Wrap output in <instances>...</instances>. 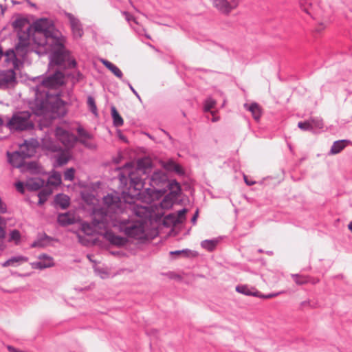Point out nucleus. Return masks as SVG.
Masks as SVG:
<instances>
[{
    "label": "nucleus",
    "instance_id": "f257e3e1",
    "mask_svg": "<svg viewBox=\"0 0 352 352\" xmlns=\"http://www.w3.org/2000/svg\"><path fill=\"white\" fill-rule=\"evenodd\" d=\"M65 50L68 52V55L62 64L50 66L49 63L47 70L32 80L35 83L33 88L35 98L34 102L30 103V108L37 116L50 114L52 118H60L67 113V103L61 98L63 91L59 90L65 85V75L63 70L75 69L78 63L66 46Z\"/></svg>",
    "mask_w": 352,
    "mask_h": 352
},
{
    "label": "nucleus",
    "instance_id": "f03ea898",
    "mask_svg": "<svg viewBox=\"0 0 352 352\" xmlns=\"http://www.w3.org/2000/svg\"><path fill=\"white\" fill-rule=\"evenodd\" d=\"M26 23H11L14 28H21ZM26 32L18 33L15 45L18 53L25 54L32 40L34 52L39 55L48 54L50 66L60 65L68 55L65 50L66 37L55 27V23H29Z\"/></svg>",
    "mask_w": 352,
    "mask_h": 352
},
{
    "label": "nucleus",
    "instance_id": "7ed1b4c3",
    "mask_svg": "<svg viewBox=\"0 0 352 352\" xmlns=\"http://www.w3.org/2000/svg\"><path fill=\"white\" fill-rule=\"evenodd\" d=\"M120 187L122 188L123 198L140 201L146 204H151L163 197L164 190L151 189L145 188L146 177L135 174L133 170L126 173L120 172L118 174Z\"/></svg>",
    "mask_w": 352,
    "mask_h": 352
},
{
    "label": "nucleus",
    "instance_id": "20e7f679",
    "mask_svg": "<svg viewBox=\"0 0 352 352\" xmlns=\"http://www.w3.org/2000/svg\"><path fill=\"white\" fill-rule=\"evenodd\" d=\"M54 136L56 140L64 146V148L72 150L74 148L77 142L80 143L87 148L91 149L96 148L94 144H91L85 140H78V137L72 131L60 126H57L55 128Z\"/></svg>",
    "mask_w": 352,
    "mask_h": 352
},
{
    "label": "nucleus",
    "instance_id": "39448f33",
    "mask_svg": "<svg viewBox=\"0 0 352 352\" xmlns=\"http://www.w3.org/2000/svg\"><path fill=\"white\" fill-rule=\"evenodd\" d=\"M167 194L164 193L163 199L160 203L162 209H170L175 204H182V199L180 198L182 194V188L180 184L176 179H172L170 183L167 184Z\"/></svg>",
    "mask_w": 352,
    "mask_h": 352
},
{
    "label": "nucleus",
    "instance_id": "423d86ee",
    "mask_svg": "<svg viewBox=\"0 0 352 352\" xmlns=\"http://www.w3.org/2000/svg\"><path fill=\"white\" fill-rule=\"evenodd\" d=\"M122 168L128 169V171L133 170L135 174L146 177L153 170V163L150 158L144 157L138 158L135 163L133 162H126Z\"/></svg>",
    "mask_w": 352,
    "mask_h": 352
},
{
    "label": "nucleus",
    "instance_id": "0eeeda50",
    "mask_svg": "<svg viewBox=\"0 0 352 352\" xmlns=\"http://www.w3.org/2000/svg\"><path fill=\"white\" fill-rule=\"evenodd\" d=\"M148 180L149 188L156 190H164L167 192V184L170 183L172 179H169L168 175L164 170L155 169L146 177Z\"/></svg>",
    "mask_w": 352,
    "mask_h": 352
},
{
    "label": "nucleus",
    "instance_id": "6e6552de",
    "mask_svg": "<svg viewBox=\"0 0 352 352\" xmlns=\"http://www.w3.org/2000/svg\"><path fill=\"white\" fill-rule=\"evenodd\" d=\"M212 6L221 14L229 16L233 11L236 10L240 4L241 0H209Z\"/></svg>",
    "mask_w": 352,
    "mask_h": 352
},
{
    "label": "nucleus",
    "instance_id": "1a4fd4ad",
    "mask_svg": "<svg viewBox=\"0 0 352 352\" xmlns=\"http://www.w3.org/2000/svg\"><path fill=\"white\" fill-rule=\"evenodd\" d=\"M103 204L107 208L109 214H120L124 210V204L121 198L112 193H109L103 197Z\"/></svg>",
    "mask_w": 352,
    "mask_h": 352
},
{
    "label": "nucleus",
    "instance_id": "9d476101",
    "mask_svg": "<svg viewBox=\"0 0 352 352\" xmlns=\"http://www.w3.org/2000/svg\"><path fill=\"white\" fill-rule=\"evenodd\" d=\"M8 126L11 129L23 131L34 129V125L28 116L16 114L8 121Z\"/></svg>",
    "mask_w": 352,
    "mask_h": 352
},
{
    "label": "nucleus",
    "instance_id": "9b49d317",
    "mask_svg": "<svg viewBox=\"0 0 352 352\" xmlns=\"http://www.w3.org/2000/svg\"><path fill=\"white\" fill-rule=\"evenodd\" d=\"M120 230L124 232L129 238L140 239L144 234V227L141 224L120 223Z\"/></svg>",
    "mask_w": 352,
    "mask_h": 352
},
{
    "label": "nucleus",
    "instance_id": "f8f14e48",
    "mask_svg": "<svg viewBox=\"0 0 352 352\" xmlns=\"http://www.w3.org/2000/svg\"><path fill=\"white\" fill-rule=\"evenodd\" d=\"M16 83V76L14 69H6L0 72V88L7 89Z\"/></svg>",
    "mask_w": 352,
    "mask_h": 352
},
{
    "label": "nucleus",
    "instance_id": "ddd939ff",
    "mask_svg": "<svg viewBox=\"0 0 352 352\" xmlns=\"http://www.w3.org/2000/svg\"><path fill=\"white\" fill-rule=\"evenodd\" d=\"M103 236L111 245L118 247H123L126 245L129 242V240L126 237L118 235L111 230H106L103 234Z\"/></svg>",
    "mask_w": 352,
    "mask_h": 352
},
{
    "label": "nucleus",
    "instance_id": "4468645a",
    "mask_svg": "<svg viewBox=\"0 0 352 352\" xmlns=\"http://www.w3.org/2000/svg\"><path fill=\"white\" fill-rule=\"evenodd\" d=\"M70 150L62 148L60 151H57L58 153L55 155V161L53 164L54 168L63 166L69 162L72 157Z\"/></svg>",
    "mask_w": 352,
    "mask_h": 352
},
{
    "label": "nucleus",
    "instance_id": "2eb2a0df",
    "mask_svg": "<svg viewBox=\"0 0 352 352\" xmlns=\"http://www.w3.org/2000/svg\"><path fill=\"white\" fill-rule=\"evenodd\" d=\"M38 144V142L34 138H31L30 140H24L23 143L19 145V148L21 151L29 155L26 156V158H30L34 155Z\"/></svg>",
    "mask_w": 352,
    "mask_h": 352
},
{
    "label": "nucleus",
    "instance_id": "dca6fc26",
    "mask_svg": "<svg viewBox=\"0 0 352 352\" xmlns=\"http://www.w3.org/2000/svg\"><path fill=\"white\" fill-rule=\"evenodd\" d=\"M28 155V154H25L23 151H21L20 150L13 152H6L8 162L14 167H19V160L26 159V156Z\"/></svg>",
    "mask_w": 352,
    "mask_h": 352
},
{
    "label": "nucleus",
    "instance_id": "f3484780",
    "mask_svg": "<svg viewBox=\"0 0 352 352\" xmlns=\"http://www.w3.org/2000/svg\"><path fill=\"white\" fill-rule=\"evenodd\" d=\"M70 204V198L68 195L63 193L56 195L54 199L53 205L54 207L58 206L61 210H66Z\"/></svg>",
    "mask_w": 352,
    "mask_h": 352
},
{
    "label": "nucleus",
    "instance_id": "a211bd4d",
    "mask_svg": "<svg viewBox=\"0 0 352 352\" xmlns=\"http://www.w3.org/2000/svg\"><path fill=\"white\" fill-rule=\"evenodd\" d=\"M244 108L251 112L253 118L256 121H259L262 115L261 107L256 102H252L250 104L245 103L243 105Z\"/></svg>",
    "mask_w": 352,
    "mask_h": 352
},
{
    "label": "nucleus",
    "instance_id": "6ab92c4d",
    "mask_svg": "<svg viewBox=\"0 0 352 352\" xmlns=\"http://www.w3.org/2000/svg\"><path fill=\"white\" fill-rule=\"evenodd\" d=\"M163 168L167 171L174 172L180 176L185 175V170L183 167L173 160H169L166 162H164L163 164Z\"/></svg>",
    "mask_w": 352,
    "mask_h": 352
},
{
    "label": "nucleus",
    "instance_id": "aec40b11",
    "mask_svg": "<svg viewBox=\"0 0 352 352\" xmlns=\"http://www.w3.org/2000/svg\"><path fill=\"white\" fill-rule=\"evenodd\" d=\"M28 261V257L23 255H17L10 257L7 259L5 262L1 263V266L7 267L9 266L18 267L22 263H25Z\"/></svg>",
    "mask_w": 352,
    "mask_h": 352
},
{
    "label": "nucleus",
    "instance_id": "412c9836",
    "mask_svg": "<svg viewBox=\"0 0 352 352\" xmlns=\"http://www.w3.org/2000/svg\"><path fill=\"white\" fill-rule=\"evenodd\" d=\"M352 144L349 140H339L335 141L329 152V155H336L340 153L343 149H344L348 145Z\"/></svg>",
    "mask_w": 352,
    "mask_h": 352
},
{
    "label": "nucleus",
    "instance_id": "4be33fe9",
    "mask_svg": "<svg viewBox=\"0 0 352 352\" xmlns=\"http://www.w3.org/2000/svg\"><path fill=\"white\" fill-rule=\"evenodd\" d=\"M45 184L43 179L41 177L30 178L26 181V188L30 192L40 190Z\"/></svg>",
    "mask_w": 352,
    "mask_h": 352
},
{
    "label": "nucleus",
    "instance_id": "5701e85b",
    "mask_svg": "<svg viewBox=\"0 0 352 352\" xmlns=\"http://www.w3.org/2000/svg\"><path fill=\"white\" fill-rule=\"evenodd\" d=\"M169 254L172 256V258L174 259L177 258L179 256H183L185 258H190V257H196L198 255V253L196 251H192L188 248L170 251Z\"/></svg>",
    "mask_w": 352,
    "mask_h": 352
},
{
    "label": "nucleus",
    "instance_id": "b1692460",
    "mask_svg": "<svg viewBox=\"0 0 352 352\" xmlns=\"http://www.w3.org/2000/svg\"><path fill=\"white\" fill-rule=\"evenodd\" d=\"M101 62L103 64V65L107 69H108L112 74H113V75L116 76L118 78H119L121 80L122 79H124L122 72L115 64L112 63L111 62L106 59H102Z\"/></svg>",
    "mask_w": 352,
    "mask_h": 352
},
{
    "label": "nucleus",
    "instance_id": "393cba45",
    "mask_svg": "<svg viewBox=\"0 0 352 352\" xmlns=\"http://www.w3.org/2000/svg\"><path fill=\"white\" fill-rule=\"evenodd\" d=\"M54 239L52 236H48L46 233H43L42 235H38L37 239L30 245L31 248H44L47 245V242L53 241Z\"/></svg>",
    "mask_w": 352,
    "mask_h": 352
},
{
    "label": "nucleus",
    "instance_id": "a878e982",
    "mask_svg": "<svg viewBox=\"0 0 352 352\" xmlns=\"http://www.w3.org/2000/svg\"><path fill=\"white\" fill-rule=\"evenodd\" d=\"M57 221L63 227L70 226L74 223V219L71 217L69 212L59 213L57 217Z\"/></svg>",
    "mask_w": 352,
    "mask_h": 352
},
{
    "label": "nucleus",
    "instance_id": "bb28decb",
    "mask_svg": "<svg viewBox=\"0 0 352 352\" xmlns=\"http://www.w3.org/2000/svg\"><path fill=\"white\" fill-rule=\"evenodd\" d=\"M220 242V238H213L212 239H206L201 242V247L207 251L212 252H213L219 243Z\"/></svg>",
    "mask_w": 352,
    "mask_h": 352
},
{
    "label": "nucleus",
    "instance_id": "cd10ccee",
    "mask_svg": "<svg viewBox=\"0 0 352 352\" xmlns=\"http://www.w3.org/2000/svg\"><path fill=\"white\" fill-rule=\"evenodd\" d=\"M52 189L48 186H45L40 190L38 193V206L43 205L47 200L48 197L52 194Z\"/></svg>",
    "mask_w": 352,
    "mask_h": 352
},
{
    "label": "nucleus",
    "instance_id": "c85d7f7f",
    "mask_svg": "<svg viewBox=\"0 0 352 352\" xmlns=\"http://www.w3.org/2000/svg\"><path fill=\"white\" fill-rule=\"evenodd\" d=\"M111 116L113 120V124L114 126L120 127L123 125L124 120L115 106L111 107Z\"/></svg>",
    "mask_w": 352,
    "mask_h": 352
},
{
    "label": "nucleus",
    "instance_id": "c756f323",
    "mask_svg": "<svg viewBox=\"0 0 352 352\" xmlns=\"http://www.w3.org/2000/svg\"><path fill=\"white\" fill-rule=\"evenodd\" d=\"M55 265L54 261H40L30 263V265L34 270H44L54 267Z\"/></svg>",
    "mask_w": 352,
    "mask_h": 352
},
{
    "label": "nucleus",
    "instance_id": "7c9ffc66",
    "mask_svg": "<svg viewBox=\"0 0 352 352\" xmlns=\"http://www.w3.org/2000/svg\"><path fill=\"white\" fill-rule=\"evenodd\" d=\"M180 224V221L178 220V217L174 213L166 215L163 220V225L166 228L175 226Z\"/></svg>",
    "mask_w": 352,
    "mask_h": 352
},
{
    "label": "nucleus",
    "instance_id": "2f4dec72",
    "mask_svg": "<svg viewBox=\"0 0 352 352\" xmlns=\"http://www.w3.org/2000/svg\"><path fill=\"white\" fill-rule=\"evenodd\" d=\"M236 291L248 296H258L259 294V292L257 290L255 292L251 291V289L246 285H238L236 287Z\"/></svg>",
    "mask_w": 352,
    "mask_h": 352
},
{
    "label": "nucleus",
    "instance_id": "473e14b6",
    "mask_svg": "<svg viewBox=\"0 0 352 352\" xmlns=\"http://www.w3.org/2000/svg\"><path fill=\"white\" fill-rule=\"evenodd\" d=\"M74 38L77 39L82 37L84 34L82 23H69Z\"/></svg>",
    "mask_w": 352,
    "mask_h": 352
},
{
    "label": "nucleus",
    "instance_id": "72a5a7b5",
    "mask_svg": "<svg viewBox=\"0 0 352 352\" xmlns=\"http://www.w3.org/2000/svg\"><path fill=\"white\" fill-rule=\"evenodd\" d=\"M131 28L134 30L139 36L144 35L146 38L151 39V36L146 33V30L141 25V23H129Z\"/></svg>",
    "mask_w": 352,
    "mask_h": 352
},
{
    "label": "nucleus",
    "instance_id": "f704fd0d",
    "mask_svg": "<svg viewBox=\"0 0 352 352\" xmlns=\"http://www.w3.org/2000/svg\"><path fill=\"white\" fill-rule=\"evenodd\" d=\"M43 146L46 150L54 153L60 151L63 148L58 144L55 143L51 139L45 140V142H43Z\"/></svg>",
    "mask_w": 352,
    "mask_h": 352
},
{
    "label": "nucleus",
    "instance_id": "c9c22d12",
    "mask_svg": "<svg viewBox=\"0 0 352 352\" xmlns=\"http://www.w3.org/2000/svg\"><path fill=\"white\" fill-rule=\"evenodd\" d=\"M48 183L54 186H60L62 183L60 173L58 171L53 170L52 174L49 177Z\"/></svg>",
    "mask_w": 352,
    "mask_h": 352
},
{
    "label": "nucleus",
    "instance_id": "e433bc0d",
    "mask_svg": "<svg viewBox=\"0 0 352 352\" xmlns=\"http://www.w3.org/2000/svg\"><path fill=\"white\" fill-rule=\"evenodd\" d=\"M309 120L311 123L313 133H316V130L323 129L324 123L322 118L318 117H311Z\"/></svg>",
    "mask_w": 352,
    "mask_h": 352
},
{
    "label": "nucleus",
    "instance_id": "4c0bfd02",
    "mask_svg": "<svg viewBox=\"0 0 352 352\" xmlns=\"http://www.w3.org/2000/svg\"><path fill=\"white\" fill-rule=\"evenodd\" d=\"M76 132L78 134V140H91L94 138L93 135L89 133L86 129H85L82 126H79L76 129Z\"/></svg>",
    "mask_w": 352,
    "mask_h": 352
},
{
    "label": "nucleus",
    "instance_id": "58836bf2",
    "mask_svg": "<svg viewBox=\"0 0 352 352\" xmlns=\"http://www.w3.org/2000/svg\"><path fill=\"white\" fill-rule=\"evenodd\" d=\"M109 213V210H107V207H99V208H94L92 212V215L98 217V218H100L101 219L106 221V217L107 214Z\"/></svg>",
    "mask_w": 352,
    "mask_h": 352
},
{
    "label": "nucleus",
    "instance_id": "ea45409f",
    "mask_svg": "<svg viewBox=\"0 0 352 352\" xmlns=\"http://www.w3.org/2000/svg\"><path fill=\"white\" fill-rule=\"evenodd\" d=\"M81 230L87 236H92L96 232L95 228L92 226L91 223L88 221H83L81 223Z\"/></svg>",
    "mask_w": 352,
    "mask_h": 352
},
{
    "label": "nucleus",
    "instance_id": "a19ab883",
    "mask_svg": "<svg viewBox=\"0 0 352 352\" xmlns=\"http://www.w3.org/2000/svg\"><path fill=\"white\" fill-rule=\"evenodd\" d=\"M21 234L19 230L13 229L10 232L8 242L14 241L16 245H19L21 242Z\"/></svg>",
    "mask_w": 352,
    "mask_h": 352
},
{
    "label": "nucleus",
    "instance_id": "79ce46f5",
    "mask_svg": "<svg viewBox=\"0 0 352 352\" xmlns=\"http://www.w3.org/2000/svg\"><path fill=\"white\" fill-rule=\"evenodd\" d=\"M80 197L82 201L87 205L93 204L94 200L95 199V195L92 192L85 190L80 192Z\"/></svg>",
    "mask_w": 352,
    "mask_h": 352
},
{
    "label": "nucleus",
    "instance_id": "37998d69",
    "mask_svg": "<svg viewBox=\"0 0 352 352\" xmlns=\"http://www.w3.org/2000/svg\"><path fill=\"white\" fill-rule=\"evenodd\" d=\"M291 276L298 285H302L309 282V278L307 276H301L298 274H292Z\"/></svg>",
    "mask_w": 352,
    "mask_h": 352
},
{
    "label": "nucleus",
    "instance_id": "c03bdc74",
    "mask_svg": "<svg viewBox=\"0 0 352 352\" xmlns=\"http://www.w3.org/2000/svg\"><path fill=\"white\" fill-rule=\"evenodd\" d=\"M87 104L89 111L96 116H98V109L95 102V99L93 96H89L87 100Z\"/></svg>",
    "mask_w": 352,
    "mask_h": 352
},
{
    "label": "nucleus",
    "instance_id": "a18cd8bd",
    "mask_svg": "<svg viewBox=\"0 0 352 352\" xmlns=\"http://www.w3.org/2000/svg\"><path fill=\"white\" fill-rule=\"evenodd\" d=\"M216 101L212 98H207L204 103V111L205 112H210L214 107Z\"/></svg>",
    "mask_w": 352,
    "mask_h": 352
},
{
    "label": "nucleus",
    "instance_id": "49530a36",
    "mask_svg": "<svg viewBox=\"0 0 352 352\" xmlns=\"http://www.w3.org/2000/svg\"><path fill=\"white\" fill-rule=\"evenodd\" d=\"M298 127L303 131H311L313 133L311 123L309 120L299 122Z\"/></svg>",
    "mask_w": 352,
    "mask_h": 352
},
{
    "label": "nucleus",
    "instance_id": "de8ad7c7",
    "mask_svg": "<svg viewBox=\"0 0 352 352\" xmlns=\"http://www.w3.org/2000/svg\"><path fill=\"white\" fill-rule=\"evenodd\" d=\"M75 168L73 167L68 168L64 172V179L66 181H73L75 177Z\"/></svg>",
    "mask_w": 352,
    "mask_h": 352
},
{
    "label": "nucleus",
    "instance_id": "09e8293b",
    "mask_svg": "<svg viewBox=\"0 0 352 352\" xmlns=\"http://www.w3.org/2000/svg\"><path fill=\"white\" fill-rule=\"evenodd\" d=\"M26 168L32 173H37L39 172L40 166L36 161H31L26 164Z\"/></svg>",
    "mask_w": 352,
    "mask_h": 352
},
{
    "label": "nucleus",
    "instance_id": "8fccbe9b",
    "mask_svg": "<svg viewBox=\"0 0 352 352\" xmlns=\"http://www.w3.org/2000/svg\"><path fill=\"white\" fill-rule=\"evenodd\" d=\"M104 222H105V221L101 219L100 218H98L96 216H93L92 220L90 223H91L92 226L96 230L97 229L102 228V225H104Z\"/></svg>",
    "mask_w": 352,
    "mask_h": 352
},
{
    "label": "nucleus",
    "instance_id": "3c124183",
    "mask_svg": "<svg viewBox=\"0 0 352 352\" xmlns=\"http://www.w3.org/2000/svg\"><path fill=\"white\" fill-rule=\"evenodd\" d=\"M14 186L19 192H20L21 194H24L25 190L26 188V182H23L21 181H18V182H15Z\"/></svg>",
    "mask_w": 352,
    "mask_h": 352
},
{
    "label": "nucleus",
    "instance_id": "603ef678",
    "mask_svg": "<svg viewBox=\"0 0 352 352\" xmlns=\"http://www.w3.org/2000/svg\"><path fill=\"white\" fill-rule=\"evenodd\" d=\"M6 56V61H12L14 58L16 56V53L13 49L8 50L3 54Z\"/></svg>",
    "mask_w": 352,
    "mask_h": 352
},
{
    "label": "nucleus",
    "instance_id": "864d4df0",
    "mask_svg": "<svg viewBox=\"0 0 352 352\" xmlns=\"http://www.w3.org/2000/svg\"><path fill=\"white\" fill-rule=\"evenodd\" d=\"M122 82L126 85H128V87H129L130 90L133 92V94L137 97V98L140 100V101H142V99H141V97L139 95V94L137 92V91L134 89V87L132 86V85L130 83V82L129 81V80L127 79H122Z\"/></svg>",
    "mask_w": 352,
    "mask_h": 352
},
{
    "label": "nucleus",
    "instance_id": "5fc2aeb1",
    "mask_svg": "<svg viewBox=\"0 0 352 352\" xmlns=\"http://www.w3.org/2000/svg\"><path fill=\"white\" fill-rule=\"evenodd\" d=\"M188 212V209L183 208L182 209L177 211L176 217H178V220L180 221V223L186 219V214Z\"/></svg>",
    "mask_w": 352,
    "mask_h": 352
},
{
    "label": "nucleus",
    "instance_id": "6e6d98bb",
    "mask_svg": "<svg viewBox=\"0 0 352 352\" xmlns=\"http://www.w3.org/2000/svg\"><path fill=\"white\" fill-rule=\"evenodd\" d=\"M147 212L146 207H137L134 209V213L137 217H143L144 214Z\"/></svg>",
    "mask_w": 352,
    "mask_h": 352
},
{
    "label": "nucleus",
    "instance_id": "4d7b16f0",
    "mask_svg": "<svg viewBox=\"0 0 352 352\" xmlns=\"http://www.w3.org/2000/svg\"><path fill=\"white\" fill-rule=\"evenodd\" d=\"M12 63V65H13V67L14 68L12 69H14L15 71V69H19L20 67L23 66V61L18 58L16 56L15 58H14V59L11 61Z\"/></svg>",
    "mask_w": 352,
    "mask_h": 352
},
{
    "label": "nucleus",
    "instance_id": "13d9d810",
    "mask_svg": "<svg viewBox=\"0 0 352 352\" xmlns=\"http://www.w3.org/2000/svg\"><path fill=\"white\" fill-rule=\"evenodd\" d=\"M6 236V228H3V236L0 237V251H3L6 248V245L5 243Z\"/></svg>",
    "mask_w": 352,
    "mask_h": 352
},
{
    "label": "nucleus",
    "instance_id": "bf43d9fd",
    "mask_svg": "<svg viewBox=\"0 0 352 352\" xmlns=\"http://www.w3.org/2000/svg\"><path fill=\"white\" fill-rule=\"evenodd\" d=\"M3 228H6V221L0 216V237L3 236Z\"/></svg>",
    "mask_w": 352,
    "mask_h": 352
},
{
    "label": "nucleus",
    "instance_id": "052dcab7",
    "mask_svg": "<svg viewBox=\"0 0 352 352\" xmlns=\"http://www.w3.org/2000/svg\"><path fill=\"white\" fill-rule=\"evenodd\" d=\"M38 258L39 260L54 261V258L51 256L45 253L39 254Z\"/></svg>",
    "mask_w": 352,
    "mask_h": 352
},
{
    "label": "nucleus",
    "instance_id": "680f3d73",
    "mask_svg": "<svg viewBox=\"0 0 352 352\" xmlns=\"http://www.w3.org/2000/svg\"><path fill=\"white\" fill-rule=\"evenodd\" d=\"M7 206L6 204L2 201L1 198L0 197V213L1 214H6L7 212Z\"/></svg>",
    "mask_w": 352,
    "mask_h": 352
},
{
    "label": "nucleus",
    "instance_id": "e2e57ef3",
    "mask_svg": "<svg viewBox=\"0 0 352 352\" xmlns=\"http://www.w3.org/2000/svg\"><path fill=\"white\" fill-rule=\"evenodd\" d=\"M199 210L197 208L195 213L193 214L192 217H191L190 221L193 225H195L197 223V218L199 217Z\"/></svg>",
    "mask_w": 352,
    "mask_h": 352
},
{
    "label": "nucleus",
    "instance_id": "0e129e2a",
    "mask_svg": "<svg viewBox=\"0 0 352 352\" xmlns=\"http://www.w3.org/2000/svg\"><path fill=\"white\" fill-rule=\"evenodd\" d=\"M117 133L120 140H122L124 142H128L127 138L122 133L120 130H118Z\"/></svg>",
    "mask_w": 352,
    "mask_h": 352
},
{
    "label": "nucleus",
    "instance_id": "69168bd1",
    "mask_svg": "<svg viewBox=\"0 0 352 352\" xmlns=\"http://www.w3.org/2000/svg\"><path fill=\"white\" fill-rule=\"evenodd\" d=\"M243 179L247 186H251L254 185L256 182L253 180L248 179V176L245 175H243Z\"/></svg>",
    "mask_w": 352,
    "mask_h": 352
},
{
    "label": "nucleus",
    "instance_id": "338daca9",
    "mask_svg": "<svg viewBox=\"0 0 352 352\" xmlns=\"http://www.w3.org/2000/svg\"><path fill=\"white\" fill-rule=\"evenodd\" d=\"M124 14L125 16V20L127 21L135 20V19L133 17V16L129 12H124Z\"/></svg>",
    "mask_w": 352,
    "mask_h": 352
},
{
    "label": "nucleus",
    "instance_id": "774afa93",
    "mask_svg": "<svg viewBox=\"0 0 352 352\" xmlns=\"http://www.w3.org/2000/svg\"><path fill=\"white\" fill-rule=\"evenodd\" d=\"M122 158H123L122 155L121 154H119L116 157H113V162L116 164H120L121 162Z\"/></svg>",
    "mask_w": 352,
    "mask_h": 352
}]
</instances>
